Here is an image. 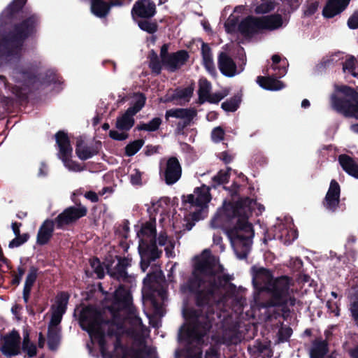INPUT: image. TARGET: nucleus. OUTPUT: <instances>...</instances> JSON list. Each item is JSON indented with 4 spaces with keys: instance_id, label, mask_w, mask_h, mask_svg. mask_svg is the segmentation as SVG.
Listing matches in <instances>:
<instances>
[{
    "instance_id": "nucleus-1",
    "label": "nucleus",
    "mask_w": 358,
    "mask_h": 358,
    "mask_svg": "<svg viewBox=\"0 0 358 358\" xmlns=\"http://www.w3.org/2000/svg\"><path fill=\"white\" fill-rule=\"evenodd\" d=\"M105 305L103 315L92 307L85 308L80 313V324L88 332L92 344L99 347L103 358H138L118 343L124 334L136 337L139 331L145 333L131 306L130 294L120 287L111 299H106Z\"/></svg>"
},
{
    "instance_id": "nucleus-2",
    "label": "nucleus",
    "mask_w": 358,
    "mask_h": 358,
    "mask_svg": "<svg viewBox=\"0 0 358 358\" xmlns=\"http://www.w3.org/2000/svg\"><path fill=\"white\" fill-rule=\"evenodd\" d=\"M264 208L256 201L245 199L236 205L224 201L210 222L213 228L227 227V234L238 259L246 257L252 246L254 231L248 222L252 212L262 213Z\"/></svg>"
},
{
    "instance_id": "nucleus-3",
    "label": "nucleus",
    "mask_w": 358,
    "mask_h": 358,
    "mask_svg": "<svg viewBox=\"0 0 358 358\" xmlns=\"http://www.w3.org/2000/svg\"><path fill=\"white\" fill-rule=\"evenodd\" d=\"M222 271L218 260L206 250L194 259L192 278L181 286V291L195 294L199 306L222 302L227 284Z\"/></svg>"
},
{
    "instance_id": "nucleus-4",
    "label": "nucleus",
    "mask_w": 358,
    "mask_h": 358,
    "mask_svg": "<svg viewBox=\"0 0 358 358\" xmlns=\"http://www.w3.org/2000/svg\"><path fill=\"white\" fill-rule=\"evenodd\" d=\"M186 324L179 332V339L187 341V358H201V344L203 337L209 329L210 324L208 320L196 311L183 310Z\"/></svg>"
},
{
    "instance_id": "nucleus-5",
    "label": "nucleus",
    "mask_w": 358,
    "mask_h": 358,
    "mask_svg": "<svg viewBox=\"0 0 358 358\" xmlns=\"http://www.w3.org/2000/svg\"><path fill=\"white\" fill-rule=\"evenodd\" d=\"M211 200L210 194V187L206 185H202L194 189L192 194L183 196V201L189 203L191 206L198 208V210L193 212L192 214L185 216L181 230L190 231L194 226L195 222L203 219L207 214L208 204ZM180 229V226L175 227Z\"/></svg>"
},
{
    "instance_id": "nucleus-6",
    "label": "nucleus",
    "mask_w": 358,
    "mask_h": 358,
    "mask_svg": "<svg viewBox=\"0 0 358 358\" xmlns=\"http://www.w3.org/2000/svg\"><path fill=\"white\" fill-rule=\"evenodd\" d=\"M332 108L346 117L358 119V92L345 85L336 86L331 96Z\"/></svg>"
},
{
    "instance_id": "nucleus-7",
    "label": "nucleus",
    "mask_w": 358,
    "mask_h": 358,
    "mask_svg": "<svg viewBox=\"0 0 358 358\" xmlns=\"http://www.w3.org/2000/svg\"><path fill=\"white\" fill-rule=\"evenodd\" d=\"M161 271L155 274H148L143 280L142 289L144 303L152 306L155 315L162 316L164 314V303L166 299V293L164 289H157L161 278Z\"/></svg>"
},
{
    "instance_id": "nucleus-8",
    "label": "nucleus",
    "mask_w": 358,
    "mask_h": 358,
    "mask_svg": "<svg viewBox=\"0 0 358 358\" xmlns=\"http://www.w3.org/2000/svg\"><path fill=\"white\" fill-rule=\"evenodd\" d=\"M36 20L31 17L16 27L14 32L3 40L0 45V53L3 55L17 54L22 41L34 31Z\"/></svg>"
},
{
    "instance_id": "nucleus-9",
    "label": "nucleus",
    "mask_w": 358,
    "mask_h": 358,
    "mask_svg": "<svg viewBox=\"0 0 358 358\" xmlns=\"http://www.w3.org/2000/svg\"><path fill=\"white\" fill-rule=\"evenodd\" d=\"M137 236L139 238L138 252L142 259L141 268L145 271L148 266H144L143 260L146 258L155 259L159 257L154 224L148 222L143 224Z\"/></svg>"
},
{
    "instance_id": "nucleus-10",
    "label": "nucleus",
    "mask_w": 358,
    "mask_h": 358,
    "mask_svg": "<svg viewBox=\"0 0 358 358\" xmlns=\"http://www.w3.org/2000/svg\"><path fill=\"white\" fill-rule=\"evenodd\" d=\"M55 136L59 148L58 157L63 162L64 166L71 171L78 172L82 171L83 169V167L71 159L73 150L66 134L59 131Z\"/></svg>"
},
{
    "instance_id": "nucleus-11",
    "label": "nucleus",
    "mask_w": 358,
    "mask_h": 358,
    "mask_svg": "<svg viewBox=\"0 0 358 358\" xmlns=\"http://www.w3.org/2000/svg\"><path fill=\"white\" fill-rule=\"evenodd\" d=\"M145 97L142 94H135L133 106L117 118L116 128L120 131H127L130 130L134 124V116L141 110L145 105Z\"/></svg>"
},
{
    "instance_id": "nucleus-12",
    "label": "nucleus",
    "mask_w": 358,
    "mask_h": 358,
    "mask_svg": "<svg viewBox=\"0 0 358 358\" xmlns=\"http://www.w3.org/2000/svg\"><path fill=\"white\" fill-rule=\"evenodd\" d=\"M290 283L289 279L285 276L275 280L272 279L270 285L267 287L268 291L273 295L274 301L269 306H273L287 303Z\"/></svg>"
},
{
    "instance_id": "nucleus-13",
    "label": "nucleus",
    "mask_w": 358,
    "mask_h": 358,
    "mask_svg": "<svg viewBox=\"0 0 358 358\" xmlns=\"http://www.w3.org/2000/svg\"><path fill=\"white\" fill-rule=\"evenodd\" d=\"M87 213V209L85 206H79L76 207H69L65 209L56 218V224L57 227L62 228L66 225H69Z\"/></svg>"
},
{
    "instance_id": "nucleus-14",
    "label": "nucleus",
    "mask_w": 358,
    "mask_h": 358,
    "mask_svg": "<svg viewBox=\"0 0 358 358\" xmlns=\"http://www.w3.org/2000/svg\"><path fill=\"white\" fill-rule=\"evenodd\" d=\"M68 301L69 295L66 293H61L57 296L55 303L52 308V313L49 329H58L57 325L60 323L62 315L66 311Z\"/></svg>"
},
{
    "instance_id": "nucleus-15",
    "label": "nucleus",
    "mask_w": 358,
    "mask_h": 358,
    "mask_svg": "<svg viewBox=\"0 0 358 358\" xmlns=\"http://www.w3.org/2000/svg\"><path fill=\"white\" fill-rule=\"evenodd\" d=\"M181 166L178 160L175 157L170 158L166 164L164 177L167 185L176 183L181 176Z\"/></svg>"
},
{
    "instance_id": "nucleus-16",
    "label": "nucleus",
    "mask_w": 358,
    "mask_h": 358,
    "mask_svg": "<svg viewBox=\"0 0 358 358\" xmlns=\"http://www.w3.org/2000/svg\"><path fill=\"white\" fill-rule=\"evenodd\" d=\"M340 192L339 184L336 180H332L324 202V205L327 210L334 211L337 209L339 205Z\"/></svg>"
},
{
    "instance_id": "nucleus-17",
    "label": "nucleus",
    "mask_w": 358,
    "mask_h": 358,
    "mask_svg": "<svg viewBox=\"0 0 358 358\" xmlns=\"http://www.w3.org/2000/svg\"><path fill=\"white\" fill-rule=\"evenodd\" d=\"M252 282L254 285L260 289L268 290V286L272 281V276L269 271L264 268H252Z\"/></svg>"
},
{
    "instance_id": "nucleus-18",
    "label": "nucleus",
    "mask_w": 358,
    "mask_h": 358,
    "mask_svg": "<svg viewBox=\"0 0 358 358\" xmlns=\"http://www.w3.org/2000/svg\"><path fill=\"white\" fill-rule=\"evenodd\" d=\"M155 13V5L150 0H139L131 10L133 17L136 15L141 17H150Z\"/></svg>"
},
{
    "instance_id": "nucleus-19",
    "label": "nucleus",
    "mask_w": 358,
    "mask_h": 358,
    "mask_svg": "<svg viewBox=\"0 0 358 358\" xmlns=\"http://www.w3.org/2000/svg\"><path fill=\"white\" fill-rule=\"evenodd\" d=\"M262 24L260 17L250 16L240 23L238 29L243 35L250 36L262 30Z\"/></svg>"
},
{
    "instance_id": "nucleus-20",
    "label": "nucleus",
    "mask_w": 358,
    "mask_h": 358,
    "mask_svg": "<svg viewBox=\"0 0 358 358\" xmlns=\"http://www.w3.org/2000/svg\"><path fill=\"white\" fill-rule=\"evenodd\" d=\"M19 343V334L16 331H13L4 338V343L1 350L6 356L16 355L20 352Z\"/></svg>"
},
{
    "instance_id": "nucleus-21",
    "label": "nucleus",
    "mask_w": 358,
    "mask_h": 358,
    "mask_svg": "<svg viewBox=\"0 0 358 358\" xmlns=\"http://www.w3.org/2000/svg\"><path fill=\"white\" fill-rule=\"evenodd\" d=\"M350 0H329L323 9L326 17H333L342 12L349 4Z\"/></svg>"
},
{
    "instance_id": "nucleus-22",
    "label": "nucleus",
    "mask_w": 358,
    "mask_h": 358,
    "mask_svg": "<svg viewBox=\"0 0 358 358\" xmlns=\"http://www.w3.org/2000/svg\"><path fill=\"white\" fill-rule=\"evenodd\" d=\"M218 65L220 71L226 76L232 77L238 73L234 61L224 52L219 56Z\"/></svg>"
},
{
    "instance_id": "nucleus-23",
    "label": "nucleus",
    "mask_w": 358,
    "mask_h": 358,
    "mask_svg": "<svg viewBox=\"0 0 358 358\" xmlns=\"http://www.w3.org/2000/svg\"><path fill=\"white\" fill-rule=\"evenodd\" d=\"M54 230V222L46 220L41 226L37 234V243L44 245L50 239Z\"/></svg>"
},
{
    "instance_id": "nucleus-24",
    "label": "nucleus",
    "mask_w": 358,
    "mask_h": 358,
    "mask_svg": "<svg viewBox=\"0 0 358 358\" xmlns=\"http://www.w3.org/2000/svg\"><path fill=\"white\" fill-rule=\"evenodd\" d=\"M187 57V52L179 51L171 55L166 60L165 64L171 71H174L183 65Z\"/></svg>"
},
{
    "instance_id": "nucleus-25",
    "label": "nucleus",
    "mask_w": 358,
    "mask_h": 358,
    "mask_svg": "<svg viewBox=\"0 0 358 358\" xmlns=\"http://www.w3.org/2000/svg\"><path fill=\"white\" fill-rule=\"evenodd\" d=\"M257 83L264 90L277 91L285 87V85L280 80L271 77L259 76Z\"/></svg>"
},
{
    "instance_id": "nucleus-26",
    "label": "nucleus",
    "mask_w": 358,
    "mask_h": 358,
    "mask_svg": "<svg viewBox=\"0 0 358 358\" xmlns=\"http://www.w3.org/2000/svg\"><path fill=\"white\" fill-rule=\"evenodd\" d=\"M194 115L195 112L194 110L183 108L171 109L166 113V118L172 117L181 119L184 124H187Z\"/></svg>"
},
{
    "instance_id": "nucleus-27",
    "label": "nucleus",
    "mask_w": 358,
    "mask_h": 358,
    "mask_svg": "<svg viewBox=\"0 0 358 358\" xmlns=\"http://www.w3.org/2000/svg\"><path fill=\"white\" fill-rule=\"evenodd\" d=\"M262 29L274 30L281 27L283 20L280 15L260 17Z\"/></svg>"
},
{
    "instance_id": "nucleus-28",
    "label": "nucleus",
    "mask_w": 358,
    "mask_h": 358,
    "mask_svg": "<svg viewBox=\"0 0 358 358\" xmlns=\"http://www.w3.org/2000/svg\"><path fill=\"white\" fill-rule=\"evenodd\" d=\"M339 162L342 168L352 176L358 178V166L347 155H341Z\"/></svg>"
},
{
    "instance_id": "nucleus-29",
    "label": "nucleus",
    "mask_w": 358,
    "mask_h": 358,
    "mask_svg": "<svg viewBox=\"0 0 358 358\" xmlns=\"http://www.w3.org/2000/svg\"><path fill=\"white\" fill-rule=\"evenodd\" d=\"M201 54L203 57V63L206 70L211 75L215 74V68L213 62V59L210 52V48L208 45L203 43L201 46Z\"/></svg>"
},
{
    "instance_id": "nucleus-30",
    "label": "nucleus",
    "mask_w": 358,
    "mask_h": 358,
    "mask_svg": "<svg viewBox=\"0 0 358 358\" xmlns=\"http://www.w3.org/2000/svg\"><path fill=\"white\" fill-rule=\"evenodd\" d=\"M76 152L80 159L86 160L95 155L97 153V150L84 144L82 141H80L78 142Z\"/></svg>"
},
{
    "instance_id": "nucleus-31",
    "label": "nucleus",
    "mask_w": 358,
    "mask_h": 358,
    "mask_svg": "<svg viewBox=\"0 0 358 358\" xmlns=\"http://www.w3.org/2000/svg\"><path fill=\"white\" fill-rule=\"evenodd\" d=\"M278 229L279 230V234L275 235L276 238L282 239L285 236V242L290 243L297 238L296 231L292 229L290 222L286 227L284 224H279Z\"/></svg>"
},
{
    "instance_id": "nucleus-32",
    "label": "nucleus",
    "mask_w": 358,
    "mask_h": 358,
    "mask_svg": "<svg viewBox=\"0 0 358 358\" xmlns=\"http://www.w3.org/2000/svg\"><path fill=\"white\" fill-rule=\"evenodd\" d=\"M129 264V260L128 259L119 260L116 264L115 269L113 270L110 266L107 265L108 273L113 277L117 279L124 278L126 275L125 268Z\"/></svg>"
},
{
    "instance_id": "nucleus-33",
    "label": "nucleus",
    "mask_w": 358,
    "mask_h": 358,
    "mask_svg": "<svg viewBox=\"0 0 358 358\" xmlns=\"http://www.w3.org/2000/svg\"><path fill=\"white\" fill-rule=\"evenodd\" d=\"M37 277V271L34 268H32L29 271L27 276L26 278L24 289H23V299L24 301L27 303L29 300V294L31 289V287L36 279Z\"/></svg>"
},
{
    "instance_id": "nucleus-34",
    "label": "nucleus",
    "mask_w": 358,
    "mask_h": 358,
    "mask_svg": "<svg viewBox=\"0 0 358 358\" xmlns=\"http://www.w3.org/2000/svg\"><path fill=\"white\" fill-rule=\"evenodd\" d=\"M110 9V6L101 0H92L91 10L92 13L99 17H105Z\"/></svg>"
},
{
    "instance_id": "nucleus-35",
    "label": "nucleus",
    "mask_w": 358,
    "mask_h": 358,
    "mask_svg": "<svg viewBox=\"0 0 358 358\" xmlns=\"http://www.w3.org/2000/svg\"><path fill=\"white\" fill-rule=\"evenodd\" d=\"M157 243L161 246H164V250L166 251V255L168 257H173L174 255L173 248L174 244L166 236V234L162 233L157 238Z\"/></svg>"
},
{
    "instance_id": "nucleus-36",
    "label": "nucleus",
    "mask_w": 358,
    "mask_h": 358,
    "mask_svg": "<svg viewBox=\"0 0 358 358\" xmlns=\"http://www.w3.org/2000/svg\"><path fill=\"white\" fill-rule=\"evenodd\" d=\"M199 97L201 103H203L209 96L211 90L210 83L205 78H201L199 83Z\"/></svg>"
},
{
    "instance_id": "nucleus-37",
    "label": "nucleus",
    "mask_w": 358,
    "mask_h": 358,
    "mask_svg": "<svg viewBox=\"0 0 358 358\" xmlns=\"http://www.w3.org/2000/svg\"><path fill=\"white\" fill-rule=\"evenodd\" d=\"M59 329H49L48 334V347L51 350H55L59 344Z\"/></svg>"
},
{
    "instance_id": "nucleus-38",
    "label": "nucleus",
    "mask_w": 358,
    "mask_h": 358,
    "mask_svg": "<svg viewBox=\"0 0 358 358\" xmlns=\"http://www.w3.org/2000/svg\"><path fill=\"white\" fill-rule=\"evenodd\" d=\"M327 348L324 342L315 343L310 350L311 358H322L327 353Z\"/></svg>"
},
{
    "instance_id": "nucleus-39",
    "label": "nucleus",
    "mask_w": 358,
    "mask_h": 358,
    "mask_svg": "<svg viewBox=\"0 0 358 358\" xmlns=\"http://www.w3.org/2000/svg\"><path fill=\"white\" fill-rule=\"evenodd\" d=\"M272 68L274 70L279 69L278 76H283L286 73L287 62L281 59L279 55H274L272 57Z\"/></svg>"
},
{
    "instance_id": "nucleus-40",
    "label": "nucleus",
    "mask_w": 358,
    "mask_h": 358,
    "mask_svg": "<svg viewBox=\"0 0 358 358\" xmlns=\"http://www.w3.org/2000/svg\"><path fill=\"white\" fill-rule=\"evenodd\" d=\"M22 350L24 352L27 353L29 357H32L36 355V347L34 343L30 342L27 332L24 334Z\"/></svg>"
},
{
    "instance_id": "nucleus-41",
    "label": "nucleus",
    "mask_w": 358,
    "mask_h": 358,
    "mask_svg": "<svg viewBox=\"0 0 358 358\" xmlns=\"http://www.w3.org/2000/svg\"><path fill=\"white\" fill-rule=\"evenodd\" d=\"M162 120L159 117H155L148 123H141L137 126V129L147 131H155L159 129Z\"/></svg>"
},
{
    "instance_id": "nucleus-42",
    "label": "nucleus",
    "mask_w": 358,
    "mask_h": 358,
    "mask_svg": "<svg viewBox=\"0 0 358 358\" xmlns=\"http://www.w3.org/2000/svg\"><path fill=\"white\" fill-rule=\"evenodd\" d=\"M343 71L345 73H349L354 77L358 76L356 67V59L354 57H350L346 59L343 66Z\"/></svg>"
},
{
    "instance_id": "nucleus-43",
    "label": "nucleus",
    "mask_w": 358,
    "mask_h": 358,
    "mask_svg": "<svg viewBox=\"0 0 358 358\" xmlns=\"http://www.w3.org/2000/svg\"><path fill=\"white\" fill-rule=\"evenodd\" d=\"M229 172L227 171H220L212 178V186L215 187L217 185H223L229 181Z\"/></svg>"
},
{
    "instance_id": "nucleus-44",
    "label": "nucleus",
    "mask_w": 358,
    "mask_h": 358,
    "mask_svg": "<svg viewBox=\"0 0 358 358\" xmlns=\"http://www.w3.org/2000/svg\"><path fill=\"white\" fill-rule=\"evenodd\" d=\"M274 9V4L271 1L262 0L255 8L257 14H265Z\"/></svg>"
},
{
    "instance_id": "nucleus-45",
    "label": "nucleus",
    "mask_w": 358,
    "mask_h": 358,
    "mask_svg": "<svg viewBox=\"0 0 358 358\" xmlns=\"http://www.w3.org/2000/svg\"><path fill=\"white\" fill-rule=\"evenodd\" d=\"M194 92V87L189 85L185 89H180L176 90L175 93V98L182 99L184 101H189Z\"/></svg>"
},
{
    "instance_id": "nucleus-46",
    "label": "nucleus",
    "mask_w": 358,
    "mask_h": 358,
    "mask_svg": "<svg viewBox=\"0 0 358 358\" xmlns=\"http://www.w3.org/2000/svg\"><path fill=\"white\" fill-rule=\"evenodd\" d=\"M144 141L143 140L135 141L126 147V154L128 156L134 155L143 145Z\"/></svg>"
},
{
    "instance_id": "nucleus-47",
    "label": "nucleus",
    "mask_w": 358,
    "mask_h": 358,
    "mask_svg": "<svg viewBox=\"0 0 358 358\" xmlns=\"http://www.w3.org/2000/svg\"><path fill=\"white\" fill-rule=\"evenodd\" d=\"M240 102V98L235 97L229 101L222 103V108L226 111L234 112L238 108Z\"/></svg>"
},
{
    "instance_id": "nucleus-48",
    "label": "nucleus",
    "mask_w": 358,
    "mask_h": 358,
    "mask_svg": "<svg viewBox=\"0 0 358 358\" xmlns=\"http://www.w3.org/2000/svg\"><path fill=\"white\" fill-rule=\"evenodd\" d=\"M229 94V92L227 90L224 89L221 90L220 92H215L213 94H210L208 99L206 100V101H208L210 103H217L220 100H222L223 98H224L226 96H227Z\"/></svg>"
},
{
    "instance_id": "nucleus-49",
    "label": "nucleus",
    "mask_w": 358,
    "mask_h": 358,
    "mask_svg": "<svg viewBox=\"0 0 358 358\" xmlns=\"http://www.w3.org/2000/svg\"><path fill=\"white\" fill-rule=\"evenodd\" d=\"M90 265L99 278L103 277L104 269L98 259L90 260Z\"/></svg>"
},
{
    "instance_id": "nucleus-50",
    "label": "nucleus",
    "mask_w": 358,
    "mask_h": 358,
    "mask_svg": "<svg viewBox=\"0 0 358 358\" xmlns=\"http://www.w3.org/2000/svg\"><path fill=\"white\" fill-rule=\"evenodd\" d=\"M29 238V236L24 234L22 236H16V238L12 240L8 245L10 248L18 247L25 243Z\"/></svg>"
},
{
    "instance_id": "nucleus-51",
    "label": "nucleus",
    "mask_w": 358,
    "mask_h": 358,
    "mask_svg": "<svg viewBox=\"0 0 358 358\" xmlns=\"http://www.w3.org/2000/svg\"><path fill=\"white\" fill-rule=\"evenodd\" d=\"M139 27L150 34H152L157 31V25L155 23L148 21H141L138 23Z\"/></svg>"
},
{
    "instance_id": "nucleus-52",
    "label": "nucleus",
    "mask_w": 358,
    "mask_h": 358,
    "mask_svg": "<svg viewBox=\"0 0 358 358\" xmlns=\"http://www.w3.org/2000/svg\"><path fill=\"white\" fill-rule=\"evenodd\" d=\"M109 136L113 139L117 141H123L128 138V134H127V131L120 130H110L109 132Z\"/></svg>"
},
{
    "instance_id": "nucleus-53",
    "label": "nucleus",
    "mask_w": 358,
    "mask_h": 358,
    "mask_svg": "<svg viewBox=\"0 0 358 358\" xmlns=\"http://www.w3.org/2000/svg\"><path fill=\"white\" fill-rule=\"evenodd\" d=\"M224 134V130L221 127H216L212 131V139L214 142H220L223 139Z\"/></svg>"
},
{
    "instance_id": "nucleus-54",
    "label": "nucleus",
    "mask_w": 358,
    "mask_h": 358,
    "mask_svg": "<svg viewBox=\"0 0 358 358\" xmlns=\"http://www.w3.org/2000/svg\"><path fill=\"white\" fill-rule=\"evenodd\" d=\"M130 181L133 185H141V173L138 170H134L130 175Z\"/></svg>"
},
{
    "instance_id": "nucleus-55",
    "label": "nucleus",
    "mask_w": 358,
    "mask_h": 358,
    "mask_svg": "<svg viewBox=\"0 0 358 358\" xmlns=\"http://www.w3.org/2000/svg\"><path fill=\"white\" fill-rule=\"evenodd\" d=\"M292 331L289 327L282 328L279 331V338L281 341H285L292 335Z\"/></svg>"
},
{
    "instance_id": "nucleus-56",
    "label": "nucleus",
    "mask_w": 358,
    "mask_h": 358,
    "mask_svg": "<svg viewBox=\"0 0 358 358\" xmlns=\"http://www.w3.org/2000/svg\"><path fill=\"white\" fill-rule=\"evenodd\" d=\"M348 24L350 29L358 28V12L355 13L348 20Z\"/></svg>"
},
{
    "instance_id": "nucleus-57",
    "label": "nucleus",
    "mask_w": 358,
    "mask_h": 358,
    "mask_svg": "<svg viewBox=\"0 0 358 358\" xmlns=\"http://www.w3.org/2000/svg\"><path fill=\"white\" fill-rule=\"evenodd\" d=\"M206 358H221L215 347L210 348L206 353Z\"/></svg>"
},
{
    "instance_id": "nucleus-58",
    "label": "nucleus",
    "mask_w": 358,
    "mask_h": 358,
    "mask_svg": "<svg viewBox=\"0 0 358 358\" xmlns=\"http://www.w3.org/2000/svg\"><path fill=\"white\" fill-rule=\"evenodd\" d=\"M163 204H166V199H160L157 201L153 202L152 207L154 208V210L160 212L159 208L162 207Z\"/></svg>"
},
{
    "instance_id": "nucleus-59",
    "label": "nucleus",
    "mask_w": 358,
    "mask_h": 358,
    "mask_svg": "<svg viewBox=\"0 0 358 358\" xmlns=\"http://www.w3.org/2000/svg\"><path fill=\"white\" fill-rule=\"evenodd\" d=\"M351 313L355 320L358 323V301L355 302L351 306Z\"/></svg>"
},
{
    "instance_id": "nucleus-60",
    "label": "nucleus",
    "mask_w": 358,
    "mask_h": 358,
    "mask_svg": "<svg viewBox=\"0 0 358 358\" xmlns=\"http://www.w3.org/2000/svg\"><path fill=\"white\" fill-rule=\"evenodd\" d=\"M327 306L329 310L331 312L334 313L336 316L339 315V309H338L337 304H336V303L331 304V303L330 301H328L327 303Z\"/></svg>"
},
{
    "instance_id": "nucleus-61",
    "label": "nucleus",
    "mask_w": 358,
    "mask_h": 358,
    "mask_svg": "<svg viewBox=\"0 0 358 358\" xmlns=\"http://www.w3.org/2000/svg\"><path fill=\"white\" fill-rule=\"evenodd\" d=\"M317 9V4L316 3H313L308 6L307 9L305 10V14L308 15H310L313 14Z\"/></svg>"
},
{
    "instance_id": "nucleus-62",
    "label": "nucleus",
    "mask_w": 358,
    "mask_h": 358,
    "mask_svg": "<svg viewBox=\"0 0 358 358\" xmlns=\"http://www.w3.org/2000/svg\"><path fill=\"white\" fill-rule=\"evenodd\" d=\"M167 52H168V45H164L161 49V57H162V62L164 64L166 63V60H167L168 57L170 56V55H167Z\"/></svg>"
},
{
    "instance_id": "nucleus-63",
    "label": "nucleus",
    "mask_w": 358,
    "mask_h": 358,
    "mask_svg": "<svg viewBox=\"0 0 358 358\" xmlns=\"http://www.w3.org/2000/svg\"><path fill=\"white\" fill-rule=\"evenodd\" d=\"M85 196L87 199L92 201V202H96L98 201V196L94 192H88L85 194Z\"/></svg>"
},
{
    "instance_id": "nucleus-64",
    "label": "nucleus",
    "mask_w": 358,
    "mask_h": 358,
    "mask_svg": "<svg viewBox=\"0 0 358 358\" xmlns=\"http://www.w3.org/2000/svg\"><path fill=\"white\" fill-rule=\"evenodd\" d=\"M150 66L152 69V70L157 73L159 72L160 66L159 62L157 61H153L152 59L150 62Z\"/></svg>"
}]
</instances>
